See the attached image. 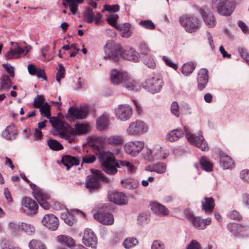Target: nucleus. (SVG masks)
<instances>
[{"label":"nucleus","mask_w":249,"mask_h":249,"mask_svg":"<svg viewBox=\"0 0 249 249\" xmlns=\"http://www.w3.org/2000/svg\"><path fill=\"white\" fill-rule=\"evenodd\" d=\"M139 50L141 56L133 48H124L121 44L107 41L104 46L106 58L114 63H118L124 59L134 62L141 59L142 63L150 69H154L156 66L154 59L148 55L150 50L145 42H140Z\"/></svg>","instance_id":"f257e3e1"},{"label":"nucleus","mask_w":249,"mask_h":249,"mask_svg":"<svg viewBox=\"0 0 249 249\" xmlns=\"http://www.w3.org/2000/svg\"><path fill=\"white\" fill-rule=\"evenodd\" d=\"M185 133L187 140L192 144L198 147L202 151H207L209 149L208 144L201 134H191L187 131V128H178L170 131L166 136L167 141L173 142L178 141Z\"/></svg>","instance_id":"f03ea898"},{"label":"nucleus","mask_w":249,"mask_h":249,"mask_svg":"<svg viewBox=\"0 0 249 249\" xmlns=\"http://www.w3.org/2000/svg\"><path fill=\"white\" fill-rule=\"evenodd\" d=\"M110 80L114 85L122 84L129 91H138L141 88L140 85L132 79L126 72L113 69L110 73Z\"/></svg>","instance_id":"7ed1b4c3"},{"label":"nucleus","mask_w":249,"mask_h":249,"mask_svg":"<svg viewBox=\"0 0 249 249\" xmlns=\"http://www.w3.org/2000/svg\"><path fill=\"white\" fill-rule=\"evenodd\" d=\"M91 175L86 178L85 186L91 193L99 191L102 187V182L109 183L110 179L101 171L95 169H90Z\"/></svg>","instance_id":"20e7f679"},{"label":"nucleus","mask_w":249,"mask_h":249,"mask_svg":"<svg viewBox=\"0 0 249 249\" xmlns=\"http://www.w3.org/2000/svg\"><path fill=\"white\" fill-rule=\"evenodd\" d=\"M88 143L89 146L92 147L98 152L96 154L98 155V158L101 165H104L106 162L109 163L113 161L114 158L112 157V154L111 152L102 151L103 143L101 138L99 137L90 138L88 140Z\"/></svg>","instance_id":"39448f33"},{"label":"nucleus","mask_w":249,"mask_h":249,"mask_svg":"<svg viewBox=\"0 0 249 249\" xmlns=\"http://www.w3.org/2000/svg\"><path fill=\"white\" fill-rule=\"evenodd\" d=\"M30 186L32 190L34 197L40 206L45 210H48L50 207V204L47 202V200L50 198V196L33 183H31Z\"/></svg>","instance_id":"423d86ee"},{"label":"nucleus","mask_w":249,"mask_h":249,"mask_svg":"<svg viewBox=\"0 0 249 249\" xmlns=\"http://www.w3.org/2000/svg\"><path fill=\"white\" fill-rule=\"evenodd\" d=\"M89 111L88 106H81L77 107L74 106L71 107L68 111V115L66 116L67 120H83L86 118Z\"/></svg>","instance_id":"0eeeda50"},{"label":"nucleus","mask_w":249,"mask_h":249,"mask_svg":"<svg viewBox=\"0 0 249 249\" xmlns=\"http://www.w3.org/2000/svg\"><path fill=\"white\" fill-rule=\"evenodd\" d=\"M213 4H216L217 12L225 16H230L235 7L234 2L229 0H213Z\"/></svg>","instance_id":"6e6552de"},{"label":"nucleus","mask_w":249,"mask_h":249,"mask_svg":"<svg viewBox=\"0 0 249 249\" xmlns=\"http://www.w3.org/2000/svg\"><path fill=\"white\" fill-rule=\"evenodd\" d=\"M181 26L189 33L196 31L199 28V21L194 16H183L179 19Z\"/></svg>","instance_id":"1a4fd4ad"},{"label":"nucleus","mask_w":249,"mask_h":249,"mask_svg":"<svg viewBox=\"0 0 249 249\" xmlns=\"http://www.w3.org/2000/svg\"><path fill=\"white\" fill-rule=\"evenodd\" d=\"M147 129L148 127L144 122L137 120L136 122H132L127 130L129 135H140L146 132Z\"/></svg>","instance_id":"9d476101"},{"label":"nucleus","mask_w":249,"mask_h":249,"mask_svg":"<svg viewBox=\"0 0 249 249\" xmlns=\"http://www.w3.org/2000/svg\"><path fill=\"white\" fill-rule=\"evenodd\" d=\"M144 148V142L141 141L129 142L124 145V150L128 154L135 157Z\"/></svg>","instance_id":"9b49d317"},{"label":"nucleus","mask_w":249,"mask_h":249,"mask_svg":"<svg viewBox=\"0 0 249 249\" xmlns=\"http://www.w3.org/2000/svg\"><path fill=\"white\" fill-rule=\"evenodd\" d=\"M97 238L91 229H87L84 230L82 238V243L86 246L92 249H95L97 244Z\"/></svg>","instance_id":"f8f14e48"},{"label":"nucleus","mask_w":249,"mask_h":249,"mask_svg":"<svg viewBox=\"0 0 249 249\" xmlns=\"http://www.w3.org/2000/svg\"><path fill=\"white\" fill-rule=\"evenodd\" d=\"M199 12L202 17L206 25L209 27H213L216 24V20L213 13L206 6H203L199 9Z\"/></svg>","instance_id":"ddd939ff"},{"label":"nucleus","mask_w":249,"mask_h":249,"mask_svg":"<svg viewBox=\"0 0 249 249\" xmlns=\"http://www.w3.org/2000/svg\"><path fill=\"white\" fill-rule=\"evenodd\" d=\"M22 204L25 207L24 211L26 214L33 215L36 213L38 205L34 199L29 197L24 196L22 199Z\"/></svg>","instance_id":"4468645a"},{"label":"nucleus","mask_w":249,"mask_h":249,"mask_svg":"<svg viewBox=\"0 0 249 249\" xmlns=\"http://www.w3.org/2000/svg\"><path fill=\"white\" fill-rule=\"evenodd\" d=\"M41 222L47 228L53 231L57 229L59 224L58 218L53 214H45Z\"/></svg>","instance_id":"2eb2a0df"},{"label":"nucleus","mask_w":249,"mask_h":249,"mask_svg":"<svg viewBox=\"0 0 249 249\" xmlns=\"http://www.w3.org/2000/svg\"><path fill=\"white\" fill-rule=\"evenodd\" d=\"M94 218L99 222L104 225H112L114 222L113 215L109 213H105L102 210H99L93 215Z\"/></svg>","instance_id":"dca6fc26"},{"label":"nucleus","mask_w":249,"mask_h":249,"mask_svg":"<svg viewBox=\"0 0 249 249\" xmlns=\"http://www.w3.org/2000/svg\"><path fill=\"white\" fill-rule=\"evenodd\" d=\"M115 111L116 117L124 121L129 119L132 114L131 107L127 105H119Z\"/></svg>","instance_id":"f3484780"},{"label":"nucleus","mask_w":249,"mask_h":249,"mask_svg":"<svg viewBox=\"0 0 249 249\" xmlns=\"http://www.w3.org/2000/svg\"><path fill=\"white\" fill-rule=\"evenodd\" d=\"M228 230L235 236H248L249 234V227L240 224L231 223L227 226Z\"/></svg>","instance_id":"a211bd4d"},{"label":"nucleus","mask_w":249,"mask_h":249,"mask_svg":"<svg viewBox=\"0 0 249 249\" xmlns=\"http://www.w3.org/2000/svg\"><path fill=\"white\" fill-rule=\"evenodd\" d=\"M209 76L208 71L206 69L199 70L197 76V89L199 90H203L208 82Z\"/></svg>","instance_id":"6ab92c4d"},{"label":"nucleus","mask_w":249,"mask_h":249,"mask_svg":"<svg viewBox=\"0 0 249 249\" xmlns=\"http://www.w3.org/2000/svg\"><path fill=\"white\" fill-rule=\"evenodd\" d=\"M108 197L110 202L117 205H124L127 202V197L122 192H112Z\"/></svg>","instance_id":"aec40b11"},{"label":"nucleus","mask_w":249,"mask_h":249,"mask_svg":"<svg viewBox=\"0 0 249 249\" xmlns=\"http://www.w3.org/2000/svg\"><path fill=\"white\" fill-rule=\"evenodd\" d=\"M2 136L8 140H14L18 135L17 126L13 124L7 126L2 133Z\"/></svg>","instance_id":"412c9836"},{"label":"nucleus","mask_w":249,"mask_h":249,"mask_svg":"<svg viewBox=\"0 0 249 249\" xmlns=\"http://www.w3.org/2000/svg\"><path fill=\"white\" fill-rule=\"evenodd\" d=\"M156 79L153 73L142 84V88L152 94L156 93Z\"/></svg>","instance_id":"4be33fe9"},{"label":"nucleus","mask_w":249,"mask_h":249,"mask_svg":"<svg viewBox=\"0 0 249 249\" xmlns=\"http://www.w3.org/2000/svg\"><path fill=\"white\" fill-rule=\"evenodd\" d=\"M63 5L66 8L68 6L71 12L73 15H75L78 10V5L83 3V0H62Z\"/></svg>","instance_id":"5701e85b"},{"label":"nucleus","mask_w":249,"mask_h":249,"mask_svg":"<svg viewBox=\"0 0 249 249\" xmlns=\"http://www.w3.org/2000/svg\"><path fill=\"white\" fill-rule=\"evenodd\" d=\"M220 163L224 169H228L232 167L233 162L231 158L224 153L219 154Z\"/></svg>","instance_id":"b1692460"},{"label":"nucleus","mask_w":249,"mask_h":249,"mask_svg":"<svg viewBox=\"0 0 249 249\" xmlns=\"http://www.w3.org/2000/svg\"><path fill=\"white\" fill-rule=\"evenodd\" d=\"M108 118L105 115H102L96 120V128L99 131H104L108 125Z\"/></svg>","instance_id":"393cba45"},{"label":"nucleus","mask_w":249,"mask_h":249,"mask_svg":"<svg viewBox=\"0 0 249 249\" xmlns=\"http://www.w3.org/2000/svg\"><path fill=\"white\" fill-rule=\"evenodd\" d=\"M131 25L129 23L120 24L117 25V29L120 30V35L123 37L128 38L132 35L130 31Z\"/></svg>","instance_id":"a878e982"},{"label":"nucleus","mask_w":249,"mask_h":249,"mask_svg":"<svg viewBox=\"0 0 249 249\" xmlns=\"http://www.w3.org/2000/svg\"><path fill=\"white\" fill-rule=\"evenodd\" d=\"M60 217L69 226H72L77 222V218L74 214L69 212L61 213Z\"/></svg>","instance_id":"bb28decb"},{"label":"nucleus","mask_w":249,"mask_h":249,"mask_svg":"<svg viewBox=\"0 0 249 249\" xmlns=\"http://www.w3.org/2000/svg\"><path fill=\"white\" fill-rule=\"evenodd\" d=\"M101 168L104 172L109 175H114L118 172L113 161L109 163H104V165H101Z\"/></svg>","instance_id":"cd10ccee"},{"label":"nucleus","mask_w":249,"mask_h":249,"mask_svg":"<svg viewBox=\"0 0 249 249\" xmlns=\"http://www.w3.org/2000/svg\"><path fill=\"white\" fill-rule=\"evenodd\" d=\"M202 209L205 212H211L214 207V200L213 197H205L204 201H202Z\"/></svg>","instance_id":"c85d7f7f"},{"label":"nucleus","mask_w":249,"mask_h":249,"mask_svg":"<svg viewBox=\"0 0 249 249\" xmlns=\"http://www.w3.org/2000/svg\"><path fill=\"white\" fill-rule=\"evenodd\" d=\"M58 242L64 244L69 247H71L75 244V241L73 238L66 235H60L57 237Z\"/></svg>","instance_id":"c756f323"},{"label":"nucleus","mask_w":249,"mask_h":249,"mask_svg":"<svg viewBox=\"0 0 249 249\" xmlns=\"http://www.w3.org/2000/svg\"><path fill=\"white\" fill-rule=\"evenodd\" d=\"M84 20L88 23H92L94 21V13L89 7H86L83 12Z\"/></svg>","instance_id":"7c9ffc66"},{"label":"nucleus","mask_w":249,"mask_h":249,"mask_svg":"<svg viewBox=\"0 0 249 249\" xmlns=\"http://www.w3.org/2000/svg\"><path fill=\"white\" fill-rule=\"evenodd\" d=\"M74 127L76 128L77 135L86 134L89 131V126L86 124L77 123L75 124Z\"/></svg>","instance_id":"2f4dec72"},{"label":"nucleus","mask_w":249,"mask_h":249,"mask_svg":"<svg viewBox=\"0 0 249 249\" xmlns=\"http://www.w3.org/2000/svg\"><path fill=\"white\" fill-rule=\"evenodd\" d=\"M1 86L0 90L3 89H9L11 88L12 84V80L8 75L4 74L0 78Z\"/></svg>","instance_id":"473e14b6"},{"label":"nucleus","mask_w":249,"mask_h":249,"mask_svg":"<svg viewBox=\"0 0 249 249\" xmlns=\"http://www.w3.org/2000/svg\"><path fill=\"white\" fill-rule=\"evenodd\" d=\"M47 144L49 148L53 151H60L64 148L63 145L56 140H48L47 141Z\"/></svg>","instance_id":"72a5a7b5"},{"label":"nucleus","mask_w":249,"mask_h":249,"mask_svg":"<svg viewBox=\"0 0 249 249\" xmlns=\"http://www.w3.org/2000/svg\"><path fill=\"white\" fill-rule=\"evenodd\" d=\"M195 63L193 62L184 64L182 67V73L186 76L189 75L195 69Z\"/></svg>","instance_id":"f704fd0d"},{"label":"nucleus","mask_w":249,"mask_h":249,"mask_svg":"<svg viewBox=\"0 0 249 249\" xmlns=\"http://www.w3.org/2000/svg\"><path fill=\"white\" fill-rule=\"evenodd\" d=\"M107 142L112 145H120L124 143V139L120 136H112L107 138Z\"/></svg>","instance_id":"c9c22d12"},{"label":"nucleus","mask_w":249,"mask_h":249,"mask_svg":"<svg viewBox=\"0 0 249 249\" xmlns=\"http://www.w3.org/2000/svg\"><path fill=\"white\" fill-rule=\"evenodd\" d=\"M20 230L29 235H33L35 232V229L33 225L24 222L20 223Z\"/></svg>","instance_id":"e433bc0d"},{"label":"nucleus","mask_w":249,"mask_h":249,"mask_svg":"<svg viewBox=\"0 0 249 249\" xmlns=\"http://www.w3.org/2000/svg\"><path fill=\"white\" fill-rule=\"evenodd\" d=\"M51 106L47 102H43L42 106L39 109V111L41 115L46 117L49 118L51 116Z\"/></svg>","instance_id":"4c0bfd02"},{"label":"nucleus","mask_w":249,"mask_h":249,"mask_svg":"<svg viewBox=\"0 0 249 249\" xmlns=\"http://www.w3.org/2000/svg\"><path fill=\"white\" fill-rule=\"evenodd\" d=\"M157 214L162 216L169 215V211L164 205L157 202Z\"/></svg>","instance_id":"58836bf2"},{"label":"nucleus","mask_w":249,"mask_h":249,"mask_svg":"<svg viewBox=\"0 0 249 249\" xmlns=\"http://www.w3.org/2000/svg\"><path fill=\"white\" fill-rule=\"evenodd\" d=\"M192 223L193 226L199 230L205 228V223L203 219H201L199 217H195L193 218Z\"/></svg>","instance_id":"ea45409f"},{"label":"nucleus","mask_w":249,"mask_h":249,"mask_svg":"<svg viewBox=\"0 0 249 249\" xmlns=\"http://www.w3.org/2000/svg\"><path fill=\"white\" fill-rule=\"evenodd\" d=\"M30 249H46L45 245L38 240L33 239L29 243Z\"/></svg>","instance_id":"a19ab883"},{"label":"nucleus","mask_w":249,"mask_h":249,"mask_svg":"<svg viewBox=\"0 0 249 249\" xmlns=\"http://www.w3.org/2000/svg\"><path fill=\"white\" fill-rule=\"evenodd\" d=\"M199 162L203 169L206 171L209 172L212 170L213 165L210 161L206 160L204 157H201Z\"/></svg>","instance_id":"79ce46f5"},{"label":"nucleus","mask_w":249,"mask_h":249,"mask_svg":"<svg viewBox=\"0 0 249 249\" xmlns=\"http://www.w3.org/2000/svg\"><path fill=\"white\" fill-rule=\"evenodd\" d=\"M72 156L68 155L63 156L62 158L61 162L66 167L67 171L69 170L72 166Z\"/></svg>","instance_id":"37998d69"},{"label":"nucleus","mask_w":249,"mask_h":249,"mask_svg":"<svg viewBox=\"0 0 249 249\" xmlns=\"http://www.w3.org/2000/svg\"><path fill=\"white\" fill-rule=\"evenodd\" d=\"M138 244V241L135 238H132L130 239H126L124 243L123 246L126 249L130 248L137 245Z\"/></svg>","instance_id":"c03bdc74"},{"label":"nucleus","mask_w":249,"mask_h":249,"mask_svg":"<svg viewBox=\"0 0 249 249\" xmlns=\"http://www.w3.org/2000/svg\"><path fill=\"white\" fill-rule=\"evenodd\" d=\"M20 223L21 222H19L18 224H16L13 221H10L9 222V228L15 235H18L19 234V232L21 228Z\"/></svg>","instance_id":"a18cd8bd"},{"label":"nucleus","mask_w":249,"mask_h":249,"mask_svg":"<svg viewBox=\"0 0 249 249\" xmlns=\"http://www.w3.org/2000/svg\"><path fill=\"white\" fill-rule=\"evenodd\" d=\"M139 24L142 27L148 30H153L155 28L154 23L150 20H142Z\"/></svg>","instance_id":"49530a36"},{"label":"nucleus","mask_w":249,"mask_h":249,"mask_svg":"<svg viewBox=\"0 0 249 249\" xmlns=\"http://www.w3.org/2000/svg\"><path fill=\"white\" fill-rule=\"evenodd\" d=\"M45 100V99L43 95H37L34 99L33 103L34 107L36 108L40 109Z\"/></svg>","instance_id":"de8ad7c7"},{"label":"nucleus","mask_w":249,"mask_h":249,"mask_svg":"<svg viewBox=\"0 0 249 249\" xmlns=\"http://www.w3.org/2000/svg\"><path fill=\"white\" fill-rule=\"evenodd\" d=\"M119 18V16L117 14L110 15L108 16L107 18V21L108 23L113 27H117V21Z\"/></svg>","instance_id":"09e8293b"},{"label":"nucleus","mask_w":249,"mask_h":249,"mask_svg":"<svg viewBox=\"0 0 249 249\" xmlns=\"http://www.w3.org/2000/svg\"><path fill=\"white\" fill-rule=\"evenodd\" d=\"M104 9L105 11L111 13H115L119 11L120 6L118 4H105L104 5Z\"/></svg>","instance_id":"8fccbe9b"},{"label":"nucleus","mask_w":249,"mask_h":249,"mask_svg":"<svg viewBox=\"0 0 249 249\" xmlns=\"http://www.w3.org/2000/svg\"><path fill=\"white\" fill-rule=\"evenodd\" d=\"M171 113L176 117H178L179 116V108L178 103L177 102H173L171 106Z\"/></svg>","instance_id":"3c124183"},{"label":"nucleus","mask_w":249,"mask_h":249,"mask_svg":"<svg viewBox=\"0 0 249 249\" xmlns=\"http://www.w3.org/2000/svg\"><path fill=\"white\" fill-rule=\"evenodd\" d=\"M152 152L150 149H147L145 151H144L142 155L143 158L147 160L150 161H153L155 160L154 156L152 154Z\"/></svg>","instance_id":"603ef678"},{"label":"nucleus","mask_w":249,"mask_h":249,"mask_svg":"<svg viewBox=\"0 0 249 249\" xmlns=\"http://www.w3.org/2000/svg\"><path fill=\"white\" fill-rule=\"evenodd\" d=\"M96 157L95 156L93 155H88L86 156H85L83 157L82 158V163L83 164L84 163H92L94 162L96 160Z\"/></svg>","instance_id":"864d4df0"},{"label":"nucleus","mask_w":249,"mask_h":249,"mask_svg":"<svg viewBox=\"0 0 249 249\" xmlns=\"http://www.w3.org/2000/svg\"><path fill=\"white\" fill-rule=\"evenodd\" d=\"M238 51L242 58L249 65V54L246 50L241 48L239 49Z\"/></svg>","instance_id":"5fc2aeb1"},{"label":"nucleus","mask_w":249,"mask_h":249,"mask_svg":"<svg viewBox=\"0 0 249 249\" xmlns=\"http://www.w3.org/2000/svg\"><path fill=\"white\" fill-rule=\"evenodd\" d=\"M19 57L20 56H18L17 54L16 53L15 49H11L5 54V58L7 60L13 58H19Z\"/></svg>","instance_id":"6e6d98bb"},{"label":"nucleus","mask_w":249,"mask_h":249,"mask_svg":"<svg viewBox=\"0 0 249 249\" xmlns=\"http://www.w3.org/2000/svg\"><path fill=\"white\" fill-rule=\"evenodd\" d=\"M166 169V165L162 162H157V173L161 174L165 172Z\"/></svg>","instance_id":"4d7b16f0"},{"label":"nucleus","mask_w":249,"mask_h":249,"mask_svg":"<svg viewBox=\"0 0 249 249\" xmlns=\"http://www.w3.org/2000/svg\"><path fill=\"white\" fill-rule=\"evenodd\" d=\"M167 153L160 147V150H157V159H164L167 156Z\"/></svg>","instance_id":"13d9d810"},{"label":"nucleus","mask_w":249,"mask_h":249,"mask_svg":"<svg viewBox=\"0 0 249 249\" xmlns=\"http://www.w3.org/2000/svg\"><path fill=\"white\" fill-rule=\"evenodd\" d=\"M186 249H200V245L196 240H193L187 246Z\"/></svg>","instance_id":"bf43d9fd"},{"label":"nucleus","mask_w":249,"mask_h":249,"mask_svg":"<svg viewBox=\"0 0 249 249\" xmlns=\"http://www.w3.org/2000/svg\"><path fill=\"white\" fill-rule=\"evenodd\" d=\"M100 210H102L105 213H110L112 211H113L112 204L110 203L107 204H104L102 206L101 209Z\"/></svg>","instance_id":"052dcab7"},{"label":"nucleus","mask_w":249,"mask_h":249,"mask_svg":"<svg viewBox=\"0 0 249 249\" xmlns=\"http://www.w3.org/2000/svg\"><path fill=\"white\" fill-rule=\"evenodd\" d=\"M229 217L231 219L237 220L241 219L242 217L240 213L235 210L232 211L231 212L229 215Z\"/></svg>","instance_id":"680f3d73"},{"label":"nucleus","mask_w":249,"mask_h":249,"mask_svg":"<svg viewBox=\"0 0 249 249\" xmlns=\"http://www.w3.org/2000/svg\"><path fill=\"white\" fill-rule=\"evenodd\" d=\"M240 176L243 181L249 182V170H242L240 173Z\"/></svg>","instance_id":"e2e57ef3"},{"label":"nucleus","mask_w":249,"mask_h":249,"mask_svg":"<svg viewBox=\"0 0 249 249\" xmlns=\"http://www.w3.org/2000/svg\"><path fill=\"white\" fill-rule=\"evenodd\" d=\"M113 162H114V164L116 166V168H120L122 167H125L126 166V163L127 162V161L117 160L114 159Z\"/></svg>","instance_id":"0e129e2a"},{"label":"nucleus","mask_w":249,"mask_h":249,"mask_svg":"<svg viewBox=\"0 0 249 249\" xmlns=\"http://www.w3.org/2000/svg\"><path fill=\"white\" fill-rule=\"evenodd\" d=\"M38 78H42L44 80L47 81V77L46 75L44 69H42L40 68H38L36 74Z\"/></svg>","instance_id":"69168bd1"},{"label":"nucleus","mask_w":249,"mask_h":249,"mask_svg":"<svg viewBox=\"0 0 249 249\" xmlns=\"http://www.w3.org/2000/svg\"><path fill=\"white\" fill-rule=\"evenodd\" d=\"M38 70L34 64H30L28 66V70L30 74L32 75H35L36 74V72Z\"/></svg>","instance_id":"338daca9"},{"label":"nucleus","mask_w":249,"mask_h":249,"mask_svg":"<svg viewBox=\"0 0 249 249\" xmlns=\"http://www.w3.org/2000/svg\"><path fill=\"white\" fill-rule=\"evenodd\" d=\"M34 135L35 137V140L38 141L41 140L43 137V134L41 130L35 128L34 131Z\"/></svg>","instance_id":"774afa93"}]
</instances>
